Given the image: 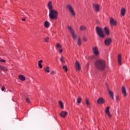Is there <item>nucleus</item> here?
Here are the masks:
<instances>
[{
  "mask_svg": "<svg viewBox=\"0 0 130 130\" xmlns=\"http://www.w3.org/2000/svg\"><path fill=\"white\" fill-rule=\"evenodd\" d=\"M95 68L98 70H100L101 71H104L105 69L106 64H105V61L103 59H98L96 60L95 62Z\"/></svg>",
  "mask_w": 130,
  "mask_h": 130,
  "instance_id": "f257e3e1",
  "label": "nucleus"
},
{
  "mask_svg": "<svg viewBox=\"0 0 130 130\" xmlns=\"http://www.w3.org/2000/svg\"><path fill=\"white\" fill-rule=\"evenodd\" d=\"M49 18L52 20H56L57 19V16H58V12L54 9L49 11Z\"/></svg>",
  "mask_w": 130,
  "mask_h": 130,
  "instance_id": "f03ea898",
  "label": "nucleus"
},
{
  "mask_svg": "<svg viewBox=\"0 0 130 130\" xmlns=\"http://www.w3.org/2000/svg\"><path fill=\"white\" fill-rule=\"evenodd\" d=\"M96 33L101 38H104L105 37V35H104V32H103V30H102V28L97 26L96 27Z\"/></svg>",
  "mask_w": 130,
  "mask_h": 130,
  "instance_id": "7ed1b4c3",
  "label": "nucleus"
},
{
  "mask_svg": "<svg viewBox=\"0 0 130 130\" xmlns=\"http://www.w3.org/2000/svg\"><path fill=\"white\" fill-rule=\"evenodd\" d=\"M66 8L69 10V12L71 13V15L75 17L76 16V13H75V11L74 10V9H73V7H72V5L68 4L66 6Z\"/></svg>",
  "mask_w": 130,
  "mask_h": 130,
  "instance_id": "20e7f679",
  "label": "nucleus"
},
{
  "mask_svg": "<svg viewBox=\"0 0 130 130\" xmlns=\"http://www.w3.org/2000/svg\"><path fill=\"white\" fill-rule=\"evenodd\" d=\"M68 28L69 30V31L72 34V37L73 39H77V36L76 35V34H75V30H74V29H73V28L72 27V26H68Z\"/></svg>",
  "mask_w": 130,
  "mask_h": 130,
  "instance_id": "39448f33",
  "label": "nucleus"
},
{
  "mask_svg": "<svg viewBox=\"0 0 130 130\" xmlns=\"http://www.w3.org/2000/svg\"><path fill=\"white\" fill-rule=\"evenodd\" d=\"M93 9L94 12L98 13L100 10V5L99 4H93L92 5Z\"/></svg>",
  "mask_w": 130,
  "mask_h": 130,
  "instance_id": "423d86ee",
  "label": "nucleus"
},
{
  "mask_svg": "<svg viewBox=\"0 0 130 130\" xmlns=\"http://www.w3.org/2000/svg\"><path fill=\"white\" fill-rule=\"evenodd\" d=\"M75 69L77 72L81 71V64L78 61H76L75 62Z\"/></svg>",
  "mask_w": 130,
  "mask_h": 130,
  "instance_id": "0eeeda50",
  "label": "nucleus"
},
{
  "mask_svg": "<svg viewBox=\"0 0 130 130\" xmlns=\"http://www.w3.org/2000/svg\"><path fill=\"white\" fill-rule=\"evenodd\" d=\"M116 21H115L113 18H111L110 19V26H116Z\"/></svg>",
  "mask_w": 130,
  "mask_h": 130,
  "instance_id": "6e6552de",
  "label": "nucleus"
},
{
  "mask_svg": "<svg viewBox=\"0 0 130 130\" xmlns=\"http://www.w3.org/2000/svg\"><path fill=\"white\" fill-rule=\"evenodd\" d=\"M111 42H112V40L111 39V38L106 39L105 40V44L107 46L110 45V43H111Z\"/></svg>",
  "mask_w": 130,
  "mask_h": 130,
  "instance_id": "1a4fd4ad",
  "label": "nucleus"
},
{
  "mask_svg": "<svg viewBox=\"0 0 130 130\" xmlns=\"http://www.w3.org/2000/svg\"><path fill=\"white\" fill-rule=\"evenodd\" d=\"M96 102L98 104H104L105 103V100L103 98H100L97 100Z\"/></svg>",
  "mask_w": 130,
  "mask_h": 130,
  "instance_id": "9d476101",
  "label": "nucleus"
},
{
  "mask_svg": "<svg viewBox=\"0 0 130 130\" xmlns=\"http://www.w3.org/2000/svg\"><path fill=\"white\" fill-rule=\"evenodd\" d=\"M107 90L111 98H112L113 100H114V94H113V92L109 89L108 87L107 88Z\"/></svg>",
  "mask_w": 130,
  "mask_h": 130,
  "instance_id": "9b49d317",
  "label": "nucleus"
},
{
  "mask_svg": "<svg viewBox=\"0 0 130 130\" xmlns=\"http://www.w3.org/2000/svg\"><path fill=\"white\" fill-rule=\"evenodd\" d=\"M121 92L122 94H123L124 96H126V95H127V93H126V89L125 88V86L122 87Z\"/></svg>",
  "mask_w": 130,
  "mask_h": 130,
  "instance_id": "f8f14e48",
  "label": "nucleus"
},
{
  "mask_svg": "<svg viewBox=\"0 0 130 130\" xmlns=\"http://www.w3.org/2000/svg\"><path fill=\"white\" fill-rule=\"evenodd\" d=\"M47 6L48 7V9L49 11H51L52 10H53V7H52V3L51 2V1H49L48 3Z\"/></svg>",
  "mask_w": 130,
  "mask_h": 130,
  "instance_id": "ddd939ff",
  "label": "nucleus"
},
{
  "mask_svg": "<svg viewBox=\"0 0 130 130\" xmlns=\"http://www.w3.org/2000/svg\"><path fill=\"white\" fill-rule=\"evenodd\" d=\"M67 115H68V112L66 111H62L60 113V116H61V117H66Z\"/></svg>",
  "mask_w": 130,
  "mask_h": 130,
  "instance_id": "4468645a",
  "label": "nucleus"
},
{
  "mask_svg": "<svg viewBox=\"0 0 130 130\" xmlns=\"http://www.w3.org/2000/svg\"><path fill=\"white\" fill-rule=\"evenodd\" d=\"M92 50L95 55H98V54H99V52H98V48H97L96 47H93L92 48Z\"/></svg>",
  "mask_w": 130,
  "mask_h": 130,
  "instance_id": "2eb2a0df",
  "label": "nucleus"
},
{
  "mask_svg": "<svg viewBox=\"0 0 130 130\" xmlns=\"http://www.w3.org/2000/svg\"><path fill=\"white\" fill-rule=\"evenodd\" d=\"M118 62L119 66H121V54H119L117 56Z\"/></svg>",
  "mask_w": 130,
  "mask_h": 130,
  "instance_id": "dca6fc26",
  "label": "nucleus"
},
{
  "mask_svg": "<svg viewBox=\"0 0 130 130\" xmlns=\"http://www.w3.org/2000/svg\"><path fill=\"white\" fill-rule=\"evenodd\" d=\"M109 109H110V107H108L106 110V113L108 115L109 117H111V115L110 114V112H109Z\"/></svg>",
  "mask_w": 130,
  "mask_h": 130,
  "instance_id": "f3484780",
  "label": "nucleus"
},
{
  "mask_svg": "<svg viewBox=\"0 0 130 130\" xmlns=\"http://www.w3.org/2000/svg\"><path fill=\"white\" fill-rule=\"evenodd\" d=\"M106 35H109V29L107 27H105L104 29Z\"/></svg>",
  "mask_w": 130,
  "mask_h": 130,
  "instance_id": "a211bd4d",
  "label": "nucleus"
},
{
  "mask_svg": "<svg viewBox=\"0 0 130 130\" xmlns=\"http://www.w3.org/2000/svg\"><path fill=\"white\" fill-rule=\"evenodd\" d=\"M42 62H43V60H40L39 61H38V66L39 67V68L40 69H42V68L43 67L42 66V64H41V63H42Z\"/></svg>",
  "mask_w": 130,
  "mask_h": 130,
  "instance_id": "6ab92c4d",
  "label": "nucleus"
},
{
  "mask_svg": "<svg viewBox=\"0 0 130 130\" xmlns=\"http://www.w3.org/2000/svg\"><path fill=\"white\" fill-rule=\"evenodd\" d=\"M121 16H124L125 15V9L122 8L121 10Z\"/></svg>",
  "mask_w": 130,
  "mask_h": 130,
  "instance_id": "aec40b11",
  "label": "nucleus"
},
{
  "mask_svg": "<svg viewBox=\"0 0 130 130\" xmlns=\"http://www.w3.org/2000/svg\"><path fill=\"white\" fill-rule=\"evenodd\" d=\"M58 104L61 108V109H63V104L62 103V102L61 101H60L58 102Z\"/></svg>",
  "mask_w": 130,
  "mask_h": 130,
  "instance_id": "412c9836",
  "label": "nucleus"
},
{
  "mask_svg": "<svg viewBox=\"0 0 130 130\" xmlns=\"http://www.w3.org/2000/svg\"><path fill=\"white\" fill-rule=\"evenodd\" d=\"M44 26L45 28H49V22L47 21L44 22Z\"/></svg>",
  "mask_w": 130,
  "mask_h": 130,
  "instance_id": "4be33fe9",
  "label": "nucleus"
},
{
  "mask_svg": "<svg viewBox=\"0 0 130 130\" xmlns=\"http://www.w3.org/2000/svg\"><path fill=\"white\" fill-rule=\"evenodd\" d=\"M77 44L79 45V46H81L82 44V40H81V38H79L77 40Z\"/></svg>",
  "mask_w": 130,
  "mask_h": 130,
  "instance_id": "5701e85b",
  "label": "nucleus"
},
{
  "mask_svg": "<svg viewBox=\"0 0 130 130\" xmlns=\"http://www.w3.org/2000/svg\"><path fill=\"white\" fill-rule=\"evenodd\" d=\"M0 70H1V71H4V72H7L8 71V69L6 67H3L1 65H0Z\"/></svg>",
  "mask_w": 130,
  "mask_h": 130,
  "instance_id": "b1692460",
  "label": "nucleus"
},
{
  "mask_svg": "<svg viewBox=\"0 0 130 130\" xmlns=\"http://www.w3.org/2000/svg\"><path fill=\"white\" fill-rule=\"evenodd\" d=\"M19 79H20V80H21V81H25V80H26L25 76L21 75H19Z\"/></svg>",
  "mask_w": 130,
  "mask_h": 130,
  "instance_id": "393cba45",
  "label": "nucleus"
},
{
  "mask_svg": "<svg viewBox=\"0 0 130 130\" xmlns=\"http://www.w3.org/2000/svg\"><path fill=\"white\" fill-rule=\"evenodd\" d=\"M81 102H82V98H81V97H78L77 99V103H78V104H80Z\"/></svg>",
  "mask_w": 130,
  "mask_h": 130,
  "instance_id": "a878e982",
  "label": "nucleus"
},
{
  "mask_svg": "<svg viewBox=\"0 0 130 130\" xmlns=\"http://www.w3.org/2000/svg\"><path fill=\"white\" fill-rule=\"evenodd\" d=\"M44 71L45 72H46V73H50L49 71V67H47L46 68L44 69Z\"/></svg>",
  "mask_w": 130,
  "mask_h": 130,
  "instance_id": "bb28decb",
  "label": "nucleus"
},
{
  "mask_svg": "<svg viewBox=\"0 0 130 130\" xmlns=\"http://www.w3.org/2000/svg\"><path fill=\"white\" fill-rule=\"evenodd\" d=\"M61 62H62V63H64V57L63 56H61V58L60 59Z\"/></svg>",
  "mask_w": 130,
  "mask_h": 130,
  "instance_id": "cd10ccee",
  "label": "nucleus"
},
{
  "mask_svg": "<svg viewBox=\"0 0 130 130\" xmlns=\"http://www.w3.org/2000/svg\"><path fill=\"white\" fill-rule=\"evenodd\" d=\"M85 102L87 107H89V106H90V102H89V101L87 99H86L85 100Z\"/></svg>",
  "mask_w": 130,
  "mask_h": 130,
  "instance_id": "c85d7f7f",
  "label": "nucleus"
},
{
  "mask_svg": "<svg viewBox=\"0 0 130 130\" xmlns=\"http://www.w3.org/2000/svg\"><path fill=\"white\" fill-rule=\"evenodd\" d=\"M85 29H86V27L84 26H81L80 27V29L81 31H83V30H85Z\"/></svg>",
  "mask_w": 130,
  "mask_h": 130,
  "instance_id": "c756f323",
  "label": "nucleus"
},
{
  "mask_svg": "<svg viewBox=\"0 0 130 130\" xmlns=\"http://www.w3.org/2000/svg\"><path fill=\"white\" fill-rule=\"evenodd\" d=\"M45 42H48V41L49 40V38L46 37V38H44V39Z\"/></svg>",
  "mask_w": 130,
  "mask_h": 130,
  "instance_id": "7c9ffc66",
  "label": "nucleus"
},
{
  "mask_svg": "<svg viewBox=\"0 0 130 130\" xmlns=\"http://www.w3.org/2000/svg\"><path fill=\"white\" fill-rule=\"evenodd\" d=\"M63 69L64 70L65 72H68V67L67 66H63Z\"/></svg>",
  "mask_w": 130,
  "mask_h": 130,
  "instance_id": "2f4dec72",
  "label": "nucleus"
},
{
  "mask_svg": "<svg viewBox=\"0 0 130 130\" xmlns=\"http://www.w3.org/2000/svg\"><path fill=\"white\" fill-rule=\"evenodd\" d=\"M56 47H57V48H61V45H60V44H59V43H57V44H56Z\"/></svg>",
  "mask_w": 130,
  "mask_h": 130,
  "instance_id": "473e14b6",
  "label": "nucleus"
},
{
  "mask_svg": "<svg viewBox=\"0 0 130 130\" xmlns=\"http://www.w3.org/2000/svg\"><path fill=\"white\" fill-rule=\"evenodd\" d=\"M26 100V102H27V103H31V101H30V99L27 98Z\"/></svg>",
  "mask_w": 130,
  "mask_h": 130,
  "instance_id": "72a5a7b5",
  "label": "nucleus"
},
{
  "mask_svg": "<svg viewBox=\"0 0 130 130\" xmlns=\"http://www.w3.org/2000/svg\"><path fill=\"white\" fill-rule=\"evenodd\" d=\"M83 41H85V42H87V41H88V39L86 37H84L83 38Z\"/></svg>",
  "mask_w": 130,
  "mask_h": 130,
  "instance_id": "f704fd0d",
  "label": "nucleus"
},
{
  "mask_svg": "<svg viewBox=\"0 0 130 130\" xmlns=\"http://www.w3.org/2000/svg\"><path fill=\"white\" fill-rule=\"evenodd\" d=\"M0 62H6V60L0 58Z\"/></svg>",
  "mask_w": 130,
  "mask_h": 130,
  "instance_id": "c9c22d12",
  "label": "nucleus"
},
{
  "mask_svg": "<svg viewBox=\"0 0 130 130\" xmlns=\"http://www.w3.org/2000/svg\"><path fill=\"white\" fill-rule=\"evenodd\" d=\"M6 90V87L5 86H3L2 88V91H5Z\"/></svg>",
  "mask_w": 130,
  "mask_h": 130,
  "instance_id": "e433bc0d",
  "label": "nucleus"
},
{
  "mask_svg": "<svg viewBox=\"0 0 130 130\" xmlns=\"http://www.w3.org/2000/svg\"><path fill=\"white\" fill-rule=\"evenodd\" d=\"M62 51H63L62 49H60L59 50V53H61V52H62Z\"/></svg>",
  "mask_w": 130,
  "mask_h": 130,
  "instance_id": "4c0bfd02",
  "label": "nucleus"
},
{
  "mask_svg": "<svg viewBox=\"0 0 130 130\" xmlns=\"http://www.w3.org/2000/svg\"><path fill=\"white\" fill-rule=\"evenodd\" d=\"M51 74L52 75H54V74H55V72L52 71V72H51Z\"/></svg>",
  "mask_w": 130,
  "mask_h": 130,
  "instance_id": "58836bf2",
  "label": "nucleus"
},
{
  "mask_svg": "<svg viewBox=\"0 0 130 130\" xmlns=\"http://www.w3.org/2000/svg\"><path fill=\"white\" fill-rule=\"evenodd\" d=\"M22 21H25L26 19L25 18H22Z\"/></svg>",
  "mask_w": 130,
  "mask_h": 130,
  "instance_id": "ea45409f",
  "label": "nucleus"
}]
</instances>
